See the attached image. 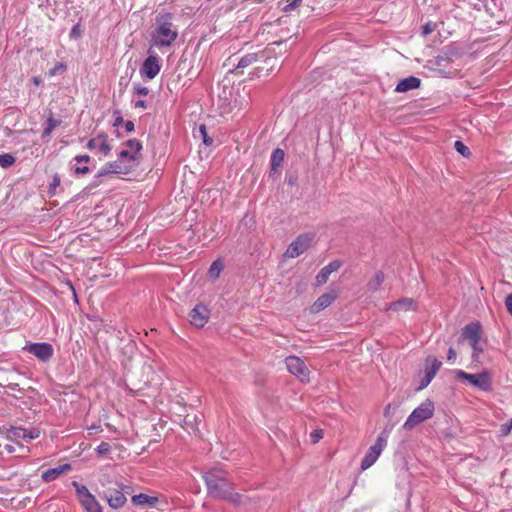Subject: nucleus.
<instances>
[{
    "instance_id": "obj_1",
    "label": "nucleus",
    "mask_w": 512,
    "mask_h": 512,
    "mask_svg": "<svg viewBox=\"0 0 512 512\" xmlns=\"http://www.w3.org/2000/svg\"><path fill=\"white\" fill-rule=\"evenodd\" d=\"M204 480L210 496L227 500L235 505L240 503L241 495L233 492L225 471L214 468L204 475Z\"/></svg>"
},
{
    "instance_id": "obj_2",
    "label": "nucleus",
    "mask_w": 512,
    "mask_h": 512,
    "mask_svg": "<svg viewBox=\"0 0 512 512\" xmlns=\"http://www.w3.org/2000/svg\"><path fill=\"white\" fill-rule=\"evenodd\" d=\"M171 13L159 14L156 17L155 29L151 34V47H170L178 37V29L173 24Z\"/></svg>"
},
{
    "instance_id": "obj_3",
    "label": "nucleus",
    "mask_w": 512,
    "mask_h": 512,
    "mask_svg": "<svg viewBox=\"0 0 512 512\" xmlns=\"http://www.w3.org/2000/svg\"><path fill=\"white\" fill-rule=\"evenodd\" d=\"M452 374L457 380L465 382L481 391H490L492 389V376L486 370L470 374L461 369H454Z\"/></svg>"
},
{
    "instance_id": "obj_4",
    "label": "nucleus",
    "mask_w": 512,
    "mask_h": 512,
    "mask_svg": "<svg viewBox=\"0 0 512 512\" xmlns=\"http://www.w3.org/2000/svg\"><path fill=\"white\" fill-rule=\"evenodd\" d=\"M435 406L432 400H424L418 407H416L406 419L403 424L405 430H411L420 423L433 417Z\"/></svg>"
},
{
    "instance_id": "obj_5",
    "label": "nucleus",
    "mask_w": 512,
    "mask_h": 512,
    "mask_svg": "<svg viewBox=\"0 0 512 512\" xmlns=\"http://www.w3.org/2000/svg\"><path fill=\"white\" fill-rule=\"evenodd\" d=\"M389 433L387 431H383L380 433V435L377 437L375 443L368 449L367 453L365 454L364 458L361 462V470L365 471L368 468H370L379 458L382 451L387 445Z\"/></svg>"
},
{
    "instance_id": "obj_6",
    "label": "nucleus",
    "mask_w": 512,
    "mask_h": 512,
    "mask_svg": "<svg viewBox=\"0 0 512 512\" xmlns=\"http://www.w3.org/2000/svg\"><path fill=\"white\" fill-rule=\"evenodd\" d=\"M131 487L117 483L115 488L104 491V497L112 509L122 508L127 502L126 495L131 493Z\"/></svg>"
},
{
    "instance_id": "obj_7",
    "label": "nucleus",
    "mask_w": 512,
    "mask_h": 512,
    "mask_svg": "<svg viewBox=\"0 0 512 512\" xmlns=\"http://www.w3.org/2000/svg\"><path fill=\"white\" fill-rule=\"evenodd\" d=\"M442 366V362L433 357H428L425 360L424 369L418 373L419 386L416 391L426 388L434 379Z\"/></svg>"
},
{
    "instance_id": "obj_8",
    "label": "nucleus",
    "mask_w": 512,
    "mask_h": 512,
    "mask_svg": "<svg viewBox=\"0 0 512 512\" xmlns=\"http://www.w3.org/2000/svg\"><path fill=\"white\" fill-rule=\"evenodd\" d=\"M314 239L313 233L300 234L286 249L285 258H296L306 252Z\"/></svg>"
},
{
    "instance_id": "obj_9",
    "label": "nucleus",
    "mask_w": 512,
    "mask_h": 512,
    "mask_svg": "<svg viewBox=\"0 0 512 512\" xmlns=\"http://www.w3.org/2000/svg\"><path fill=\"white\" fill-rule=\"evenodd\" d=\"M288 371L296 376L301 382L309 381V369L305 362L296 355H290L285 359Z\"/></svg>"
},
{
    "instance_id": "obj_10",
    "label": "nucleus",
    "mask_w": 512,
    "mask_h": 512,
    "mask_svg": "<svg viewBox=\"0 0 512 512\" xmlns=\"http://www.w3.org/2000/svg\"><path fill=\"white\" fill-rule=\"evenodd\" d=\"M481 325L479 322H472L466 325L462 331L463 339L470 343V346L474 352H482L481 348H478V343L481 337Z\"/></svg>"
},
{
    "instance_id": "obj_11",
    "label": "nucleus",
    "mask_w": 512,
    "mask_h": 512,
    "mask_svg": "<svg viewBox=\"0 0 512 512\" xmlns=\"http://www.w3.org/2000/svg\"><path fill=\"white\" fill-rule=\"evenodd\" d=\"M148 57L144 60L140 69V74L148 79H154L161 69L159 58L155 54H151V48L148 50Z\"/></svg>"
},
{
    "instance_id": "obj_12",
    "label": "nucleus",
    "mask_w": 512,
    "mask_h": 512,
    "mask_svg": "<svg viewBox=\"0 0 512 512\" xmlns=\"http://www.w3.org/2000/svg\"><path fill=\"white\" fill-rule=\"evenodd\" d=\"M209 316L208 308L203 304H197L189 314L190 323L197 328H202L208 322Z\"/></svg>"
},
{
    "instance_id": "obj_13",
    "label": "nucleus",
    "mask_w": 512,
    "mask_h": 512,
    "mask_svg": "<svg viewBox=\"0 0 512 512\" xmlns=\"http://www.w3.org/2000/svg\"><path fill=\"white\" fill-rule=\"evenodd\" d=\"M103 172L108 175L113 174H128L133 169V165L128 164L121 159L107 162L102 166Z\"/></svg>"
},
{
    "instance_id": "obj_14",
    "label": "nucleus",
    "mask_w": 512,
    "mask_h": 512,
    "mask_svg": "<svg viewBox=\"0 0 512 512\" xmlns=\"http://www.w3.org/2000/svg\"><path fill=\"white\" fill-rule=\"evenodd\" d=\"M40 435V431L38 429H25L21 427H12L8 431V439L10 440H25L31 441L33 439L38 438Z\"/></svg>"
},
{
    "instance_id": "obj_15",
    "label": "nucleus",
    "mask_w": 512,
    "mask_h": 512,
    "mask_svg": "<svg viewBox=\"0 0 512 512\" xmlns=\"http://www.w3.org/2000/svg\"><path fill=\"white\" fill-rule=\"evenodd\" d=\"M107 138H108L107 134L100 133L99 135H97V137L92 138L88 141L87 148L89 150L97 149L104 156H107V155H109V153L112 150L111 145L107 142Z\"/></svg>"
},
{
    "instance_id": "obj_16",
    "label": "nucleus",
    "mask_w": 512,
    "mask_h": 512,
    "mask_svg": "<svg viewBox=\"0 0 512 512\" xmlns=\"http://www.w3.org/2000/svg\"><path fill=\"white\" fill-rule=\"evenodd\" d=\"M71 469L72 468L70 464H62L44 471L41 475V479L46 483L52 482L59 478L61 475H64L71 471Z\"/></svg>"
},
{
    "instance_id": "obj_17",
    "label": "nucleus",
    "mask_w": 512,
    "mask_h": 512,
    "mask_svg": "<svg viewBox=\"0 0 512 512\" xmlns=\"http://www.w3.org/2000/svg\"><path fill=\"white\" fill-rule=\"evenodd\" d=\"M342 263L339 260H334L328 265L324 266L316 276L318 284H325L331 273L336 272Z\"/></svg>"
},
{
    "instance_id": "obj_18",
    "label": "nucleus",
    "mask_w": 512,
    "mask_h": 512,
    "mask_svg": "<svg viewBox=\"0 0 512 512\" xmlns=\"http://www.w3.org/2000/svg\"><path fill=\"white\" fill-rule=\"evenodd\" d=\"M421 80L417 77L410 76L400 80L395 88L396 92H407L420 86Z\"/></svg>"
},
{
    "instance_id": "obj_19",
    "label": "nucleus",
    "mask_w": 512,
    "mask_h": 512,
    "mask_svg": "<svg viewBox=\"0 0 512 512\" xmlns=\"http://www.w3.org/2000/svg\"><path fill=\"white\" fill-rule=\"evenodd\" d=\"M335 296L330 293H324L318 297V299L311 306L312 313H318L321 310L327 308L335 300Z\"/></svg>"
},
{
    "instance_id": "obj_20",
    "label": "nucleus",
    "mask_w": 512,
    "mask_h": 512,
    "mask_svg": "<svg viewBox=\"0 0 512 512\" xmlns=\"http://www.w3.org/2000/svg\"><path fill=\"white\" fill-rule=\"evenodd\" d=\"M131 501L136 506L148 505L150 507H154L158 503V498L140 493L132 496Z\"/></svg>"
},
{
    "instance_id": "obj_21",
    "label": "nucleus",
    "mask_w": 512,
    "mask_h": 512,
    "mask_svg": "<svg viewBox=\"0 0 512 512\" xmlns=\"http://www.w3.org/2000/svg\"><path fill=\"white\" fill-rule=\"evenodd\" d=\"M23 350L30 353H48L53 352V347L48 343H27Z\"/></svg>"
},
{
    "instance_id": "obj_22",
    "label": "nucleus",
    "mask_w": 512,
    "mask_h": 512,
    "mask_svg": "<svg viewBox=\"0 0 512 512\" xmlns=\"http://www.w3.org/2000/svg\"><path fill=\"white\" fill-rule=\"evenodd\" d=\"M414 308V301L411 298H403L388 305L387 310H411Z\"/></svg>"
},
{
    "instance_id": "obj_23",
    "label": "nucleus",
    "mask_w": 512,
    "mask_h": 512,
    "mask_svg": "<svg viewBox=\"0 0 512 512\" xmlns=\"http://www.w3.org/2000/svg\"><path fill=\"white\" fill-rule=\"evenodd\" d=\"M86 512H103L102 507L95 498L94 495H91L80 502Z\"/></svg>"
},
{
    "instance_id": "obj_24",
    "label": "nucleus",
    "mask_w": 512,
    "mask_h": 512,
    "mask_svg": "<svg viewBox=\"0 0 512 512\" xmlns=\"http://www.w3.org/2000/svg\"><path fill=\"white\" fill-rule=\"evenodd\" d=\"M284 151L280 148H276L271 155V171L276 172L279 167L282 166V163L284 161Z\"/></svg>"
},
{
    "instance_id": "obj_25",
    "label": "nucleus",
    "mask_w": 512,
    "mask_h": 512,
    "mask_svg": "<svg viewBox=\"0 0 512 512\" xmlns=\"http://www.w3.org/2000/svg\"><path fill=\"white\" fill-rule=\"evenodd\" d=\"M384 282V274L382 271H377L374 276L368 281L367 288L369 291H378Z\"/></svg>"
},
{
    "instance_id": "obj_26",
    "label": "nucleus",
    "mask_w": 512,
    "mask_h": 512,
    "mask_svg": "<svg viewBox=\"0 0 512 512\" xmlns=\"http://www.w3.org/2000/svg\"><path fill=\"white\" fill-rule=\"evenodd\" d=\"M258 60V54L257 53H249L244 55L238 62L236 66V70L243 69L246 67H249L253 63H255Z\"/></svg>"
},
{
    "instance_id": "obj_27",
    "label": "nucleus",
    "mask_w": 512,
    "mask_h": 512,
    "mask_svg": "<svg viewBox=\"0 0 512 512\" xmlns=\"http://www.w3.org/2000/svg\"><path fill=\"white\" fill-rule=\"evenodd\" d=\"M61 124V120L55 119L52 113L46 120V127L43 131L42 137H49L52 131Z\"/></svg>"
},
{
    "instance_id": "obj_28",
    "label": "nucleus",
    "mask_w": 512,
    "mask_h": 512,
    "mask_svg": "<svg viewBox=\"0 0 512 512\" xmlns=\"http://www.w3.org/2000/svg\"><path fill=\"white\" fill-rule=\"evenodd\" d=\"M223 270V263L220 259L218 260H215L209 270H208V274L211 278L213 279H217L221 273V271Z\"/></svg>"
},
{
    "instance_id": "obj_29",
    "label": "nucleus",
    "mask_w": 512,
    "mask_h": 512,
    "mask_svg": "<svg viewBox=\"0 0 512 512\" xmlns=\"http://www.w3.org/2000/svg\"><path fill=\"white\" fill-rule=\"evenodd\" d=\"M73 486L75 487L76 494L80 502L92 495L86 486L81 485L78 482L74 481Z\"/></svg>"
},
{
    "instance_id": "obj_30",
    "label": "nucleus",
    "mask_w": 512,
    "mask_h": 512,
    "mask_svg": "<svg viewBox=\"0 0 512 512\" xmlns=\"http://www.w3.org/2000/svg\"><path fill=\"white\" fill-rule=\"evenodd\" d=\"M15 162V158L13 155L8 153L0 154V166L2 168H8L12 166Z\"/></svg>"
},
{
    "instance_id": "obj_31",
    "label": "nucleus",
    "mask_w": 512,
    "mask_h": 512,
    "mask_svg": "<svg viewBox=\"0 0 512 512\" xmlns=\"http://www.w3.org/2000/svg\"><path fill=\"white\" fill-rule=\"evenodd\" d=\"M454 148L464 157H469L471 154L470 149L460 140L455 141Z\"/></svg>"
},
{
    "instance_id": "obj_32",
    "label": "nucleus",
    "mask_w": 512,
    "mask_h": 512,
    "mask_svg": "<svg viewBox=\"0 0 512 512\" xmlns=\"http://www.w3.org/2000/svg\"><path fill=\"white\" fill-rule=\"evenodd\" d=\"M126 146L128 147V150L132 151L133 153H135L136 156L140 152V150L142 149V144L137 139H130V140H128L126 142Z\"/></svg>"
},
{
    "instance_id": "obj_33",
    "label": "nucleus",
    "mask_w": 512,
    "mask_h": 512,
    "mask_svg": "<svg viewBox=\"0 0 512 512\" xmlns=\"http://www.w3.org/2000/svg\"><path fill=\"white\" fill-rule=\"evenodd\" d=\"M107 176L106 173L103 172V169L101 168L93 177L90 186L92 188L98 187L103 183V178Z\"/></svg>"
},
{
    "instance_id": "obj_34",
    "label": "nucleus",
    "mask_w": 512,
    "mask_h": 512,
    "mask_svg": "<svg viewBox=\"0 0 512 512\" xmlns=\"http://www.w3.org/2000/svg\"><path fill=\"white\" fill-rule=\"evenodd\" d=\"M82 34H83V29H82L80 23H77L72 27L69 36L71 39L76 40V39L81 38Z\"/></svg>"
},
{
    "instance_id": "obj_35",
    "label": "nucleus",
    "mask_w": 512,
    "mask_h": 512,
    "mask_svg": "<svg viewBox=\"0 0 512 512\" xmlns=\"http://www.w3.org/2000/svg\"><path fill=\"white\" fill-rule=\"evenodd\" d=\"M118 159H121L124 162H125V160L135 161L137 159V156L132 151H129L128 149H126V150H122L119 153Z\"/></svg>"
},
{
    "instance_id": "obj_36",
    "label": "nucleus",
    "mask_w": 512,
    "mask_h": 512,
    "mask_svg": "<svg viewBox=\"0 0 512 512\" xmlns=\"http://www.w3.org/2000/svg\"><path fill=\"white\" fill-rule=\"evenodd\" d=\"M199 133H200V135L202 136V138H203V143H204L206 146H210V145H212V143H213V139H212L211 137H209V136H208L205 125H200V127H199Z\"/></svg>"
},
{
    "instance_id": "obj_37",
    "label": "nucleus",
    "mask_w": 512,
    "mask_h": 512,
    "mask_svg": "<svg viewBox=\"0 0 512 512\" xmlns=\"http://www.w3.org/2000/svg\"><path fill=\"white\" fill-rule=\"evenodd\" d=\"M111 451V445L107 442H102L97 448L96 453L98 455H106Z\"/></svg>"
},
{
    "instance_id": "obj_38",
    "label": "nucleus",
    "mask_w": 512,
    "mask_h": 512,
    "mask_svg": "<svg viewBox=\"0 0 512 512\" xmlns=\"http://www.w3.org/2000/svg\"><path fill=\"white\" fill-rule=\"evenodd\" d=\"M60 183H61V179H60L59 175H57V174L54 175L53 180L49 186V193L54 194L56 188L59 187Z\"/></svg>"
},
{
    "instance_id": "obj_39",
    "label": "nucleus",
    "mask_w": 512,
    "mask_h": 512,
    "mask_svg": "<svg viewBox=\"0 0 512 512\" xmlns=\"http://www.w3.org/2000/svg\"><path fill=\"white\" fill-rule=\"evenodd\" d=\"M74 172L76 175H86L90 172V169L87 165L77 164L74 168Z\"/></svg>"
},
{
    "instance_id": "obj_40",
    "label": "nucleus",
    "mask_w": 512,
    "mask_h": 512,
    "mask_svg": "<svg viewBox=\"0 0 512 512\" xmlns=\"http://www.w3.org/2000/svg\"><path fill=\"white\" fill-rule=\"evenodd\" d=\"M434 29H435V25L432 24L431 22H428L422 26V35L427 36L430 33H432L434 31Z\"/></svg>"
},
{
    "instance_id": "obj_41",
    "label": "nucleus",
    "mask_w": 512,
    "mask_h": 512,
    "mask_svg": "<svg viewBox=\"0 0 512 512\" xmlns=\"http://www.w3.org/2000/svg\"><path fill=\"white\" fill-rule=\"evenodd\" d=\"M73 161H75L76 164H87L88 162L91 161V157L89 155H77L76 157H74Z\"/></svg>"
},
{
    "instance_id": "obj_42",
    "label": "nucleus",
    "mask_w": 512,
    "mask_h": 512,
    "mask_svg": "<svg viewBox=\"0 0 512 512\" xmlns=\"http://www.w3.org/2000/svg\"><path fill=\"white\" fill-rule=\"evenodd\" d=\"M310 437L313 443H317L323 437V432L322 430H314Z\"/></svg>"
},
{
    "instance_id": "obj_43",
    "label": "nucleus",
    "mask_w": 512,
    "mask_h": 512,
    "mask_svg": "<svg viewBox=\"0 0 512 512\" xmlns=\"http://www.w3.org/2000/svg\"><path fill=\"white\" fill-rule=\"evenodd\" d=\"M66 69V66L63 63L57 64L53 69L49 71L50 76L56 75L59 71H63Z\"/></svg>"
},
{
    "instance_id": "obj_44",
    "label": "nucleus",
    "mask_w": 512,
    "mask_h": 512,
    "mask_svg": "<svg viewBox=\"0 0 512 512\" xmlns=\"http://www.w3.org/2000/svg\"><path fill=\"white\" fill-rule=\"evenodd\" d=\"M134 91L138 95H142V96H145V95H147L149 93V89L147 87L140 86V85L134 86Z\"/></svg>"
},
{
    "instance_id": "obj_45",
    "label": "nucleus",
    "mask_w": 512,
    "mask_h": 512,
    "mask_svg": "<svg viewBox=\"0 0 512 512\" xmlns=\"http://www.w3.org/2000/svg\"><path fill=\"white\" fill-rule=\"evenodd\" d=\"M301 1L302 0H293L291 3H289L285 6L284 11L288 12V11L295 9L296 7L299 6Z\"/></svg>"
},
{
    "instance_id": "obj_46",
    "label": "nucleus",
    "mask_w": 512,
    "mask_h": 512,
    "mask_svg": "<svg viewBox=\"0 0 512 512\" xmlns=\"http://www.w3.org/2000/svg\"><path fill=\"white\" fill-rule=\"evenodd\" d=\"M507 311L512 315V294H509L505 300Z\"/></svg>"
},
{
    "instance_id": "obj_47",
    "label": "nucleus",
    "mask_w": 512,
    "mask_h": 512,
    "mask_svg": "<svg viewBox=\"0 0 512 512\" xmlns=\"http://www.w3.org/2000/svg\"><path fill=\"white\" fill-rule=\"evenodd\" d=\"M511 428L508 423H504L501 425V433L503 435H508L511 432Z\"/></svg>"
},
{
    "instance_id": "obj_48",
    "label": "nucleus",
    "mask_w": 512,
    "mask_h": 512,
    "mask_svg": "<svg viewBox=\"0 0 512 512\" xmlns=\"http://www.w3.org/2000/svg\"><path fill=\"white\" fill-rule=\"evenodd\" d=\"M124 126H125V130H126L127 132H132V131H134L135 126H134V123H133L132 121H126V122H125V124H124Z\"/></svg>"
},
{
    "instance_id": "obj_49",
    "label": "nucleus",
    "mask_w": 512,
    "mask_h": 512,
    "mask_svg": "<svg viewBox=\"0 0 512 512\" xmlns=\"http://www.w3.org/2000/svg\"><path fill=\"white\" fill-rule=\"evenodd\" d=\"M135 108H146V102L144 100H137L134 102Z\"/></svg>"
},
{
    "instance_id": "obj_50",
    "label": "nucleus",
    "mask_w": 512,
    "mask_h": 512,
    "mask_svg": "<svg viewBox=\"0 0 512 512\" xmlns=\"http://www.w3.org/2000/svg\"><path fill=\"white\" fill-rule=\"evenodd\" d=\"M36 356L39 357V359L43 362H46L49 357L51 356V354H35Z\"/></svg>"
},
{
    "instance_id": "obj_51",
    "label": "nucleus",
    "mask_w": 512,
    "mask_h": 512,
    "mask_svg": "<svg viewBox=\"0 0 512 512\" xmlns=\"http://www.w3.org/2000/svg\"><path fill=\"white\" fill-rule=\"evenodd\" d=\"M5 450L8 452V453H13L15 450H14V447L11 446V445H6L5 446Z\"/></svg>"
},
{
    "instance_id": "obj_52",
    "label": "nucleus",
    "mask_w": 512,
    "mask_h": 512,
    "mask_svg": "<svg viewBox=\"0 0 512 512\" xmlns=\"http://www.w3.org/2000/svg\"><path fill=\"white\" fill-rule=\"evenodd\" d=\"M391 405L388 404L384 409V415H388Z\"/></svg>"
},
{
    "instance_id": "obj_53",
    "label": "nucleus",
    "mask_w": 512,
    "mask_h": 512,
    "mask_svg": "<svg viewBox=\"0 0 512 512\" xmlns=\"http://www.w3.org/2000/svg\"><path fill=\"white\" fill-rule=\"evenodd\" d=\"M122 122H123L122 118H117L116 121H115V125L117 126V125H119Z\"/></svg>"
},
{
    "instance_id": "obj_54",
    "label": "nucleus",
    "mask_w": 512,
    "mask_h": 512,
    "mask_svg": "<svg viewBox=\"0 0 512 512\" xmlns=\"http://www.w3.org/2000/svg\"><path fill=\"white\" fill-rule=\"evenodd\" d=\"M510 426V428L512 429V418L507 422Z\"/></svg>"
}]
</instances>
